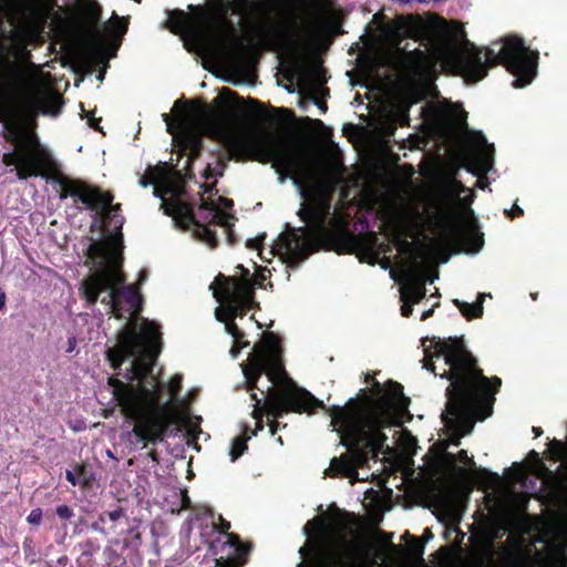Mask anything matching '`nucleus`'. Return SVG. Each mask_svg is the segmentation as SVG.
<instances>
[{"label":"nucleus","instance_id":"f257e3e1","mask_svg":"<svg viewBox=\"0 0 567 567\" xmlns=\"http://www.w3.org/2000/svg\"><path fill=\"white\" fill-rule=\"evenodd\" d=\"M60 198L71 197L94 213L93 226L101 224L105 236L92 240L87 247V260L92 274L82 281L81 293L87 305L97 300L106 313L126 319L117 332L116 342L109 347L106 357L113 369L128 360L123 377L127 383L111 378L113 396L132 429L123 431L121 439L131 451L143 450L147 443L164 440L169 425H182L187 434L196 437L200 433V417L192 416L184 406H178L175 395L181 389L182 375L175 374L166 385L152 375L153 365L161 350L158 326L147 319L137 322L142 297L132 285L124 286L122 267V226L124 217L120 205H112L110 193L72 179L61 181Z\"/></svg>","mask_w":567,"mask_h":567},{"label":"nucleus","instance_id":"f03ea898","mask_svg":"<svg viewBox=\"0 0 567 567\" xmlns=\"http://www.w3.org/2000/svg\"><path fill=\"white\" fill-rule=\"evenodd\" d=\"M178 107L177 101L173 107L175 120L166 113L162 117L167 132L174 138L181 137L188 143L192 152L198 151L200 136L206 135L223 144L230 156L271 163L280 184L288 177L292 179L301 198L297 215L303 226L286 224L285 231L278 236L269 254L293 267L322 246L339 223L331 208V196L339 178L331 168L282 135L269 131H240L230 110L200 106L188 112Z\"/></svg>","mask_w":567,"mask_h":567},{"label":"nucleus","instance_id":"7ed1b4c3","mask_svg":"<svg viewBox=\"0 0 567 567\" xmlns=\"http://www.w3.org/2000/svg\"><path fill=\"white\" fill-rule=\"evenodd\" d=\"M372 391L379 395L374 401L360 403L349 399L343 406L332 405L328 409L330 426L338 433L348 452L331 460L324 471L326 475L348 477L351 484L364 481L365 477L359 475L358 468L368 462L370 454L377 456L390 451L389 445H385V431L401 427L405 416L411 419L409 399L404 396L399 383L390 381L382 388L379 382H374Z\"/></svg>","mask_w":567,"mask_h":567},{"label":"nucleus","instance_id":"20e7f679","mask_svg":"<svg viewBox=\"0 0 567 567\" xmlns=\"http://www.w3.org/2000/svg\"><path fill=\"white\" fill-rule=\"evenodd\" d=\"M422 343L423 367L450 381L442 422L451 433L453 444L458 445L460 439L472 432L476 420L483 421L491 415L502 380L483 375L461 338L433 337Z\"/></svg>","mask_w":567,"mask_h":567},{"label":"nucleus","instance_id":"39448f33","mask_svg":"<svg viewBox=\"0 0 567 567\" xmlns=\"http://www.w3.org/2000/svg\"><path fill=\"white\" fill-rule=\"evenodd\" d=\"M6 16L14 29L12 44L22 50L27 42L35 39L52 16L56 0H1ZM79 13L63 18L55 13L53 20L62 28L78 33L84 41L79 49L80 64L92 72L94 64L116 56L127 23L115 13L105 25L106 34L97 28L101 7L94 0H76Z\"/></svg>","mask_w":567,"mask_h":567},{"label":"nucleus","instance_id":"423d86ee","mask_svg":"<svg viewBox=\"0 0 567 567\" xmlns=\"http://www.w3.org/2000/svg\"><path fill=\"white\" fill-rule=\"evenodd\" d=\"M14 89L17 99L0 105V122L18 143L13 152L3 154L2 163L14 166L11 171L19 181H24L42 176L52 158L35 136L24 141L22 136L39 114L56 117L61 112L62 96L54 90L51 74L34 64L16 74Z\"/></svg>","mask_w":567,"mask_h":567},{"label":"nucleus","instance_id":"0eeeda50","mask_svg":"<svg viewBox=\"0 0 567 567\" xmlns=\"http://www.w3.org/2000/svg\"><path fill=\"white\" fill-rule=\"evenodd\" d=\"M430 47L426 52L415 50L412 68L419 75L430 73L441 63L452 66L466 82L475 83L486 76L489 65L502 63L514 76L513 86L519 89L530 84L537 74L538 52L517 37L495 41L483 51L456 34H436Z\"/></svg>","mask_w":567,"mask_h":567},{"label":"nucleus","instance_id":"6e6552de","mask_svg":"<svg viewBox=\"0 0 567 567\" xmlns=\"http://www.w3.org/2000/svg\"><path fill=\"white\" fill-rule=\"evenodd\" d=\"M240 368L247 390L257 389L261 395L251 393L254 401L251 415L256 424L252 435L264 429V413L271 417L269 431L275 435L279 429L277 419L286 413L309 412L315 408L323 406L322 401L316 399L306 389L299 388L288 377L281 361L279 340L272 333H267L254 346L247 362L241 363Z\"/></svg>","mask_w":567,"mask_h":567},{"label":"nucleus","instance_id":"1a4fd4ad","mask_svg":"<svg viewBox=\"0 0 567 567\" xmlns=\"http://www.w3.org/2000/svg\"><path fill=\"white\" fill-rule=\"evenodd\" d=\"M189 8L194 11L192 14L182 10L167 11L162 28L179 34L188 51H195L210 61L237 66L247 60L251 41L238 31L227 16H238L239 22L250 19L258 9L255 0H229L215 16L200 8Z\"/></svg>","mask_w":567,"mask_h":567},{"label":"nucleus","instance_id":"9d476101","mask_svg":"<svg viewBox=\"0 0 567 567\" xmlns=\"http://www.w3.org/2000/svg\"><path fill=\"white\" fill-rule=\"evenodd\" d=\"M142 187L154 185V195L162 199L161 207L164 214L172 216L175 224L184 229H190L194 237L209 247L217 245L212 225L220 226L230 237V227L235 217L231 214L233 202L223 196L200 197V205L196 212L182 200L184 194V179L178 171L167 163L148 167L146 175L140 179Z\"/></svg>","mask_w":567,"mask_h":567},{"label":"nucleus","instance_id":"9b49d317","mask_svg":"<svg viewBox=\"0 0 567 567\" xmlns=\"http://www.w3.org/2000/svg\"><path fill=\"white\" fill-rule=\"evenodd\" d=\"M303 533L307 542L299 549L302 561L297 567H357L355 545L341 529H327L317 517L305 525Z\"/></svg>","mask_w":567,"mask_h":567},{"label":"nucleus","instance_id":"f8f14e48","mask_svg":"<svg viewBox=\"0 0 567 567\" xmlns=\"http://www.w3.org/2000/svg\"><path fill=\"white\" fill-rule=\"evenodd\" d=\"M240 268L243 276L240 278H229L218 276L210 285L215 299L219 306L215 310L216 319L224 322L225 330L234 339V346L230 349V355L236 359L240 350L248 347L249 342H241L244 333L235 323L237 317L251 309L254 301V280L249 277V270L243 266Z\"/></svg>","mask_w":567,"mask_h":567},{"label":"nucleus","instance_id":"ddd939ff","mask_svg":"<svg viewBox=\"0 0 567 567\" xmlns=\"http://www.w3.org/2000/svg\"><path fill=\"white\" fill-rule=\"evenodd\" d=\"M495 535L483 539L477 546L475 567H567V542L550 540L546 544V557L540 551L533 554L532 548L519 547L514 553L506 546L497 548Z\"/></svg>","mask_w":567,"mask_h":567},{"label":"nucleus","instance_id":"4468645a","mask_svg":"<svg viewBox=\"0 0 567 567\" xmlns=\"http://www.w3.org/2000/svg\"><path fill=\"white\" fill-rule=\"evenodd\" d=\"M392 243L399 254L405 256L404 262L398 270H391L390 275L394 281L401 285V315L409 317L412 313V306L424 298L426 282L433 284L439 276L435 275L427 279L425 270L419 262V254L413 243L404 238L401 231L392 234Z\"/></svg>","mask_w":567,"mask_h":567},{"label":"nucleus","instance_id":"2eb2a0df","mask_svg":"<svg viewBox=\"0 0 567 567\" xmlns=\"http://www.w3.org/2000/svg\"><path fill=\"white\" fill-rule=\"evenodd\" d=\"M420 28L421 22L412 17L399 18L394 23L383 25L375 39L373 63L380 66H394L401 54V40L415 37Z\"/></svg>","mask_w":567,"mask_h":567},{"label":"nucleus","instance_id":"dca6fc26","mask_svg":"<svg viewBox=\"0 0 567 567\" xmlns=\"http://www.w3.org/2000/svg\"><path fill=\"white\" fill-rule=\"evenodd\" d=\"M293 73L300 94L318 105L321 113H324L327 106L323 100L328 95V90L323 85L326 82L324 70L317 64H296Z\"/></svg>","mask_w":567,"mask_h":567},{"label":"nucleus","instance_id":"f3484780","mask_svg":"<svg viewBox=\"0 0 567 567\" xmlns=\"http://www.w3.org/2000/svg\"><path fill=\"white\" fill-rule=\"evenodd\" d=\"M221 522V537L212 545L216 558V564L219 567H240L245 564V556L249 551V547L240 543L239 538L233 534L227 533L230 527L228 522H225L220 516Z\"/></svg>","mask_w":567,"mask_h":567},{"label":"nucleus","instance_id":"a211bd4d","mask_svg":"<svg viewBox=\"0 0 567 567\" xmlns=\"http://www.w3.org/2000/svg\"><path fill=\"white\" fill-rule=\"evenodd\" d=\"M471 143L474 147V152L471 157L470 171L478 177L476 186L481 189H485L489 185L486 174L493 168L494 146L487 143L481 132L472 134Z\"/></svg>","mask_w":567,"mask_h":567},{"label":"nucleus","instance_id":"6ab92c4d","mask_svg":"<svg viewBox=\"0 0 567 567\" xmlns=\"http://www.w3.org/2000/svg\"><path fill=\"white\" fill-rule=\"evenodd\" d=\"M309 33V27L305 21L299 23L298 18L290 20L287 27H280L276 30V39L272 40L274 50L293 49Z\"/></svg>","mask_w":567,"mask_h":567},{"label":"nucleus","instance_id":"aec40b11","mask_svg":"<svg viewBox=\"0 0 567 567\" xmlns=\"http://www.w3.org/2000/svg\"><path fill=\"white\" fill-rule=\"evenodd\" d=\"M486 297H491V293L480 292L474 303H468L458 299H454L453 303L465 318H481L483 315V302Z\"/></svg>","mask_w":567,"mask_h":567},{"label":"nucleus","instance_id":"412c9836","mask_svg":"<svg viewBox=\"0 0 567 567\" xmlns=\"http://www.w3.org/2000/svg\"><path fill=\"white\" fill-rule=\"evenodd\" d=\"M463 243L466 252L477 254L484 246V235L470 225L465 230Z\"/></svg>","mask_w":567,"mask_h":567},{"label":"nucleus","instance_id":"4be33fe9","mask_svg":"<svg viewBox=\"0 0 567 567\" xmlns=\"http://www.w3.org/2000/svg\"><path fill=\"white\" fill-rule=\"evenodd\" d=\"M446 189L450 193V195L456 198H460L463 193H467V195H465L463 198L465 205H470L474 200V193L470 190L467 187H465L455 177H450L446 181Z\"/></svg>","mask_w":567,"mask_h":567},{"label":"nucleus","instance_id":"5701e85b","mask_svg":"<svg viewBox=\"0 0 567 567\" xmlns=\"http://www.w3.org/2000/svg\"><path fill=\"white\" fill-rule=\"evenodd\" d=\"M250 437L251 436H247L246 433H244L243 435L237 436L236 439L233 440L229 451L231 462H235L244 454V452L247 450V441Z\"/></svg>","mask_w":567,"mask_h":567},{"label":"nucleus","instance_id":"b1692460","mask_svg":"<svg viewBox=\"0 0 567 567\" xmlns=\"http://www.w3.org/2000/svg\"><path fill=\"white\" fill-rule=\"evenodd\" d=\"M110 60H111V59H107L106 61H99V62H96V64H94V69L92 70V72H87V71H86V70H85V69L80 64V61H79V50L74 53V64H75V68L78 69V71H79V72H82L83 74L90 75V74H92V73L95 71V69H96L100 64H102V65H103V66H102V69L100 70V72H99L97 76H96L99 81H103L104 75H105V73H106V69H107V66H109V61H110Z\"/></svg>","mask_w":567,"mask_h":567},{"label":"nucleus","instance_id":"393cba45","mask_svg":"<svg viewBox=\"0 0 567 567\" xmlns=\"http://www.w3.org/2000/svg\"><path fill=\"white\" fill-rule=\"evenodd\" d=\"M225 169V165L220 162H216L215 164H207L204 171V178L207 181L212 178H216L217 176H221Z\"/></svg>","mask_w":567,"mask_h":567},{"label":"nucleus","instance_id":"a878e982","mask_svg":"<svg viewBox=\"0 0 567 567\" xmlns=\"http://www.w3.org/2000/svg\"><path fill=\"white\" fill-rule=\"evenodd\" d=\"M42 511L40 508H34L28 515L27 520L29 524L38 526L42 520Z\"/></svg>","mask_w":567,"mask_h":567},{"label":"nucleus","instance_id":"bb28decb","mask_svg":"<svg viewBox=\"0 0 567 567\" xmlns=\"http://www.w3.org/2000/svg\"><path fill=\"white\" fill-rule=\"evenodd\" d=\"M55 512L61 519L66 520L73 517V511L68 505H59Z\"/></svg>","mask_w":567,"mask_h":567},{"label":"nucleus","instance_id":"cd10ccee","mask_svg":"<svg viewBox=\"0 0 567 567\" xmlns=\"http://www.w3.org/2000/svg\"><path fill=\"white\" fill-rule=\"evenodd\" d=\"M450 236L449 235H445V234H440L439 238L436 239V243H435V249H442V250H445L447 249L449 245H450Z\"/></svg>","mask_w":567,"mask_h":567},{"label":"nucleus","instance_id":"c85d7f7f","mask_svg":"<svg viewBox=\"0 0 567 567\" xmlns=\"http://www.w3.org/2000/svg\"><path fill=\"white\" fill-rule=\"evenodd\" d=\"M266 235L261 234L257 236L256 238H250L246 241V246L251 249H260V245L262 240L265 239Z\"/></svg>","mask_w":567,"mask_h":567},{"label":"nucleus","instance_id":"c756f323","mask_svg":"<svg viewBox=\"0 0 567 567\" xmlns=\"http://www.w3.org/2000/svg\"><path fill=\"white\" fill-rule=\"evenodd\" d=\"M504 214L509 218H515L517 216H522L524 210L517 204H514L511 209H504Z\"/></svg>","mask_w":567,"mask_h":567},{"label":"nucleus","instance_id":"7c9ffc66","mask_svg":"<svg viewBox=\"0 0 567 567\" xmlns=\"http://www.w3.org/2000/svg\"><path fill=\"white\" fill-rule=\"evenodd\" d=\"M458 461L464 463L465 465L472 466L474 465L473 460L467 455L465 450H461L457 454Z\"/></svg>","mask_w":567,"mask_h":567},{"label":"nucleus","instance_id":"2f4dec72","mask_svg":"<svg viewBox=\"0 0 567 567\" xmlns=\"http://www.w3.org/2000/svg\"><path fill=\"white\" fill-rule=\"evenodd\" d=\"M83 113H84L83 117H87V124H89L92 128H94L95 131L102 132V128H101V127L99 126V124H97V123H99V120H97V118H95V117H93V116H90V115H89V113H85L84 111H83Z\"/></svg>","mask_w":567,"mask_h":567},{"label":"nucleus","instance_id":"473e14b6","mask_svg":"<svg viewBox=\"0 0 567 567\" xmlns=\"http://www.w3.org/2000/svg\"><path fill=\"white\" fill-rule=\"evenodd\" d=\"M123 516H124V511L122 508L114 509L109 513V518L113 522L120 519Z\"/></svg>","mask_w":567,"mask_h":567},{"label":"nucleus","instance_id":"72a5a7b5","mask_svg":"<svg viewBox=\"0 0 567 567\" xmlns=\"http://www.w3.org/2000/svg\"><path fill=\"white\" fill-rule=\"evenodd\" d=\"M130 533L134 535L131 544L135 549H137L141 545V535L137 532L135 533L133 528L130 530Z\"/></svg>","mask_w":567,"mask_h":567},{"label":"nucleus","instance_id":"f704fd0d","mask_svg":"<svg viewBox=\"0 0 567 567\" xmlns=\"http://www.w3.org/2000/svg\"><path fill=\"white\" fill-rule=\"evenodd\" d=\"M550 447H551L553 452L556 454H559L564 450L563 443L560 441H556V440H554L550 443Z\"/></svg>","mask_w":567,"mask_h":567},{"label":"nucleus","instance_id":"c9c22d12","mask_svg":"<svg viewBox=\"0 0 567 567\" xmlns=\"http://www.w3.org/2000/svg\"><path fill=\"white\" fill-rule=\"evenodd\" d=\"M75 347H76V338L72 336V337H70V338L68 339V349H66V352H69V353L73 352V351H74V349H75Z\"/></svg>","mask_w":567,"mask_h":567},{"label":"nucleus","instance_id":"e433bc0d","mask_svg":"<svg viewBox=\"0 0 567 567\" xmlns=\"http://www.w3.org/2000/svg\"><path fill=\"white\" fill-rule=\"evenodd\" d=\"M65 477H66L68 482L71 483L73 486H75L78 484V480L73 472L68 470L65 472Z\"/></svg>","mask_w":567,"mask_h":567},{"label":"nucleus","instance_id":"4c0bfd02","mask_svg":"<svg viewBox=\"0 0 567 567\" xmlns=\"http://www.w3.org/2000/svg\"><path fill=\"white\" fill-rule=\"evenodd\" d=\"M432 313H433V308H431L426 311H423V313L421 316V320H426Z\"/></svg>","mask_w":567,"mask_h":567},{"label":"nucleus","instance_id":"58836bf2","mask_svg":"<svg viewBox=\"0 0 567 567\" xmlns=\"http://www.w3.org/2000/svg\"><path fill=\"white\" fill-rule=\"evenodd\" d=\"M6 306V296L3 293L0 295V310Z\"/></svg>","mask_w":567,"mask_h":567},{"label":"nucleus","instance_id":"ea45409f","mask_svg":"<svg viewBox=\"0 0 567 567\" xmlns=\"http://www.w3.org/2000/svg\"><path fill=\"white\" fill-rule=\"evenodd\" d=\"M214 186V183L212 185H208L207 183L203 186L204 193H210L212 188Z\"/></svg>","mask_w":567,"mask_h":567},{"label":"nucleus","instance_id":"a19ab883","mask_svg":"<svg viewBox=\"0 0 567 567\" xmlns=\"http://www.w3.org/2000/svg\"><path fill=\"white\" fill-rule=\"evenodd\" d=\"M92 528H93L94 530H96V532L103 533V529L99 526V524H97V523H94V524L92 525Z\"/></svg>","mask_w":567,"mask_h":567},{"label":"nucleus","instance_id":"79ce46f5","mask_svg":"<svg viewBox=\"0 0 567 567\" xmlns=\"http://www.w3.org/2000/svg\"><path fill=\"white\" fill-rule=\"evenodd\" d=\"M229 94H230V91L225 90V91L223 92V94H221L220 96H218V97H217V101H220V100H221V97L227 96V95H229Z\"/></svg>","mask_w":567,"mask_h":567},{"label":"nucleus","instance_id":"37998d69","mask_svg":"<svg viewBox=\"0 0 567 567\" xmlns=\"http://www.w3.org/2000/svg\"><path fill=\"white\" fill-rule=\"evenodd\" d=\"M533 432L535 433V436H539L543 433L539 427H533Z\"/></svg>","mask_w":567,"mask_h":567},{"label":"nucleus","instance_id":"c03bdc74","mask_svg":"<svg viewBox=\"0 0 567 567\" xmlns=\"http://www.w3.org/2000/svg\"><path fill=\"white\" fill-rule=\"evenodd\" d=\"M146 279V275L144 272L140 274V284H142Z\"/></svg>","mask_w":567,"mask_h":567},{"label":"nucleus","instance_id":"a18cd8bd","mask_svg":"<svg viewBox=\"0 0 567 567\" xmlns=\"http://www.w3.org/2000/svg\"><path fill=\"white\" fill-rule=\"evenodd\" d=\"M228 104H229V105H228V106H229V109H230V107H233V106H235V103H234V101H231V100H230V101H228Z\"/></svg>","mask_w":567,"mask_h":567},{"label":"nucleus","instance_id":"49530a36","mask_svg":"<svg viewBox=\"0 0 567 567\" xmlns=\"http://www.w3.org/2000/svg\"><path fill=\"white\" fill-rule=\"evenodd\" d=\"M530 454H532L535 458H537V457H538V454H537V452H535V451H532V453H530Z\"/></svg>","mask_w":567,"mask_h":567},{"label":"nucleus","instance_id":"de8ad7c7","mask_svg":"<svg viewBox=\"0 0 567 567\" xmlns=\"http://www.w3.org/2000/svg\"><path fill=\"white\" fill-rule=\"evenodd\" d=\"M106 454H107L109 457H113V454H112L111 451H107Z\"/></svg>","mask_w":567,"mask_h":567},{"label":"nucleus","instance_id":"09e8293b","mask_svg":"<svg viewBox=\"0 0 567 567\" xmlns=\"http://www.w3.org/2000/svg\"><path fill=\"white\" fill-rule=\"evenodd\" d=\"M277 441H278V443H279L280 445H282V439H281V437H278V439H277Z\"/></svg>","mask_w":567,"mask_h":567},{"label":"nucleus","instance_id":"8fccbe9b","mask_svg":"<svg viewBox=\"0 0 567 567\" xmlns=\"http://www.w3.org/2000/svg\"><path fill=\"white\" fill-rule=\"evenodd\" d=\"M446 456H447L449 458L453 460L452 454H446Z\"/></svg>","mask_w":567,"mask_h":567}]
</instances>
